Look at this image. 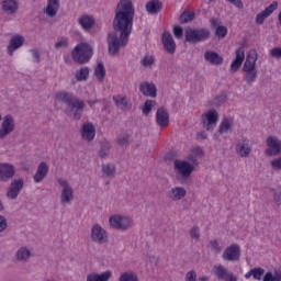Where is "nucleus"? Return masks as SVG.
Masks as SVG:
<instances>
[{"mask_svg": "<svg viewBox=\"0 0 281 281\" xmlns=\"http://www.w3.org/2000/svg\"><path fill=\"white\" fill-rule=\"evenodd\" d=\"M194 11H184L180 15V23H190L191 21H194Z\"/></svg>", "mask_w": 281, "mask_h": 281, "instance_id": "38", "label": "nucleus"}, {"mask_svg": "<svg viewBox=\"0 0 281 281\" xmlns=\"http://www.w3.org/2000/svg\"><path fill=\"white\" fill-rule=\"evenodd\" d=\"M276 281H281V272H276Z\"/></svg>", "mask_w": 281, "mask_h": 281, "instance_id": "64", "label": "nucleus"}, {"mask_svg": "<svg viewBox=\"0 0 281 281\" xmlns=\"http://www.w3.org/2000/svg\"><path fill=\"white\" fill-rule=\"evenodd\" d=\"M228 3H233L236 8H243V1L240 0H226Z\"/></svg>", "mask_w": 281, "mask_h": 281, "instance_id": "61", "label": "nucleus"}, {"mask_svg": "<svg viewBox=\"0 0 281 281\" xmlns=\"http://www.w3.org/2000/svg\"><path fill=\"white\" fill-rule=\"evenodd\" d=\"M112 276H113V272H111V270L102 272L101 274L90 273L87 276V281H109L111 280Z\"/></svg>", "mask_w": 281, "mask_h": 281, "instance_id": "31", "label": "nucleus"}, {"mask_svg": "<svg viewBox=\"0 0 281 281\" xmlns=\"http://www.w3.org/2000/svg\"><path fill=\"white\" fill-rule=\"evenodd\" d=\"M109 223L113 229H120L121 232L128 229L133 225L131 217L124 215H113L110 217Z\"/></svg>", "mask_w": 281, "mask_h": 281, "instance_id": "5", "label": "nucleus"}, {"mask_svg": "<svg viewBox=\"0 0 281 281\" xmlns=\"http://www.w3.org/2000/svg\"><path fill=\"white\" fill-rule=\"evenodd\" d=\"M210 23H211L212 27H216V25H218V22L214 18L210 20Z\"/></svg>", "mask_w": 281, "mask_h": 281, "instance_id": "63", "label": "nucleus"}, {"mask_svg": "<svg viewBox=\"0 0 281 281\" xmlns=\"http://www.w3.org/2000/svg\"><path fill=\"white\" fill-rule=\"evenodd\" d=\"M156 102L153 100H147L143 106V113L148 115L153 111V106H155Z\"/></svg>", "mask_w": 281, "mask_h": 281, "instance_id": "42", "label": "nucleus"}, {"mask_svg": "<svg viewBox=\"0 0 281 281\" xmlns=\"http://www.w3.org/2000/svg\"><path fill=\"white\" fill-rule=\"evenodd\" d=\"M272 168L281 170V157L271 161Z\"/></svg>", "mask_w": 281, "mask_h": 281, "instance_id": "58", "label": "nucleus"}, {"mask_svg": "<svg viewBox=\"0 0 281 281\" xmlns=\"http://www.w3.org/2000/svg\"><path fill=\"white\" fill-rule=\"evenodd\" d=\"M156 122L161 128L168 126V124H170V115L168 114V111L159 108L156 113Z\"/></svg>", "mask_w": 281, "mask_h": 281, "instance_id": "24", "label": "nucleus"}, {"mask_svg": "<svg viewBox=\"0 0 281 281\" xmlns=\"http://www.w3.org/2000/svg\"><path fill=\"white\" fill-rule=\"evenodd\" d=\"M81 136L82 139H86V142H93L95 138V126H93L91 123H83L81 127Z\"/></svg>", "mask_w": 281, "mask_h": 281, "instance_id": "21", "label": "nucleus"}, {"mask_svg": "<svg viewBox=\"0 0 281 281\" xmlns=\"http://www.w3.org/2000/svg\"><path fill=\"white\" fill-rule=\"evenodd\" d=\"M241 65H243V61H238L237 59H234L231 65V71H233V74H236V71L240 69Z\"/></svg>", "mask_w": 281, "mask_h": 281, "instance_id": "49", "label": "nucleus"}, {"mask_svg": "<svg viewBox=\"0 0 281 281\" xmlns=\"http://www.w3.org/2000/svg\"><path fill=\"white\" fill-rule=\"evenodd\" d=\"M232 126H233L232 120L224 119L222 121V123L220 124V133L221 134L227 133V131H229V128H232Z\"/></svg>", "mask_w": 281, "mask_h": 281, "instance_id": "41", "label": "nucleus"}, {"mask_svg": "<svg viewBox=\"0 0 281 281\" xmlns=\"http://www.w3.org/2000/svg\"><path fill=\"white\" fill-rule=\"evenodd\" d=\"M56 100L66 104L67 115H72L74 120H80L85 113V101L76 97V94L67 91H59L56 93Z\"/></svg>", "mask_w": 281, "mask_h": 281, "instance_id": "2", "label": "nucleus"}, {"mask_svg": "<svg viewBox=\"0 0 281 281\" xmlns=\"http://www.w3.org/2000/svg\"><path fill=\"white\" fill-rule=\"evenodd\" d=\"M4 229H8V220H5V216L0 215V234L3 233Z\"/></svg>", "mask_w": 281, "mask_h": 281, "instance_id": "51", "label": "nucleus"}, {"mask_svg": "<svg viewBox=\"0 0 281 281\" xmlns=\"http://www.w3.org/2000/svg\"><path fill=\"white\" fill-rule=\"evenodd\" d=\"M14 117L10 114L5 115L0 127V139H5V137L14 131Z\"/></svg>", "mask_w": 281, "mask_h": 281, "instance_id": "9", "label": "nucleus"}, {"mask_svg": "<svg viewBox=\"0 0 281 281\" xmlns=\"http://www.w3.org/2000/svg\"><path fill=\"white\" fill-rule=\"evenodd\" d=\"M191 153L195 156V157H198V159L199 158H201V157H203V155H204V153H203V148H201V147H193L192 149H191Z\"/></svg>", "mask_w": 281, "mask_h": 281, "instance_id": "53", "label": "nucleus"}, {"mask_svg": "<svg viewBox=\"0 0 281 281\" xmlns=\"http://www.w3.org/2000/svg\"><path fill=\"white\" fill-rule=\"evenodd\" d=\"M2 10L4 14H16L19 12V0H3Z\"/></svg>", "mask_w": 281, "mask_h": 281, "instance_id": "25", "label": "nucleus"}, {"mask_svg": "<svg viewBox=\"0 0 281 281\" xmlns=\"http://www.w3.org/2000/svg\"><path fill=\"white\" fill-rule=\"evenodd\" d=\"M244 80L247 85H254L258 80V70L244 71Z\"/></svg>", "mask_w": 281, "mask_h": 281, "instance_id": "37", "label": "nucleus"}, {"mask_svg": "<svg viewBox=\"0 0 281 281\" xmlns=\"http://www.w3.org/2000/svg\"><path fill=\"white\" fill-rule=\"evenodd\" d=\"M65 47H69V40L67 37H61L58 40V42L55 44V49H63Z\"/></svg>", "mask_w": 281, "mask_h": 281, "instance_id": "44", "label": "nucleus"}, {"mask_svg": "<svg viewBox=\"0 0 281 281\" xmlns=\"http://www.w3.org/2000/svg\"><path fill=\"white\" fill-rule=\"evenodd\" d=\"M119 281H139V278L134 272H124Z\"/></svg>", "mask_w": 281, "mask_h": 281, "instance_id": "40", "label": "nucleus"}, {"mask_svg": "<svg viewBox=\"0 0 281 281\" xmlns=\"http://www.w3.org/2000/svg\"><path fill=\"white\" fill-rule=\"evenodd\" d=\"M34 63H41V54L36 49H31Z\"/></svg>", "mask_w": 281, "mask_h": 281, "instance_id": "59", "label": "nucleus"}, {"mask_svg": "<svg viewBox=\"0 0 281 281\" xmlns=\"http://www.w3.org/2000/svg\"><path fill=\"white\" fill-rule=\"evenodd\" d=\"M266 155L273 157L274 155H280L281 153V140L276 136H270L267 138Z\"/></svg>", "mask_w": 281, "mask_h": 281, "instance_id": "11", "label": "nucleus"}, {"mask_svg": "<svg viewBox=\"0 0 281 281\" xmlns=\"http://www.w3.org/2000/svg\"><path fill=\"white\" fill-rule=\"evenodd\" d=\"M262 276H265V269H262V268H254L252 269V278L255 280H262Z\"/></svg>", "mask_w": 281, "mask_h": 281, "instance_id": "45", "label": "nucleus"}, {"mask_svg": "<svg viewBox=\"0 0 281 281\" xmlns=\"http://www.w3.org/2000/svg\"><path fill=\"white\" fill-rule=\"evenodd\" d=\"M240 258V247H227L223 252V259L227 262H234Z\"/></svg>", "mask_w": 281, "mask_h": 281, "instance_id": "23", "label": "nucleus"}, {"mask_svg": "<svg viewBox=\"0 0 281 281\" xmlns=\"http://www.w3.org/2000/svg\"><path fill=\"white\" fill-rule=\"evenodd\" d=\"M91 238L94 243H100V245H104V243L109 241V234L100 224H95L91 228Z\"/></svg>", "mask_w": 281, "mask_h": 281, "instance_id": "10", "label": "nucleus"}, {"mask_svg": "<svg viewBox=\"0 0 281 281\" xmlns=\"http://www.w3.org/2000/svg\"><path fill=\"white\" fill-rule=\"evenodd\" d=\"M188 192L182 187H175L170 191H168L167 196L171 199V201H181V199L186 198Z\"/></svg>", "mask_w": 281, "mask_h": 281, "instance_id": "26", "label": "nucleus"}, {"mask_svg": "<svg viewBox=\"0 0 281 281\" xmlns=\"http://www.w3.org/2000/svg\"><path fill=\"white\" fill-rule=\"evenodd\" d=\"M218 124V112L216 110H209L202 114V126L205 131H214Z\"/></svg>", "mask_w": 281, "mask_h": 281, "instance_id": "7", "label": "nucleus"}, {"mask_svg": "<svg viewBox=\"0 0 281 281\" xmlns=\"http://www.w3.org/2000/svg\"><path fill=\"white\" fill-rule=\"evenodd\" d=\"M173 169L180 177H183L184 179H188L190 175L194 171V166L190 165V162L186 160H175Z\"/></svg>", "mask_w": 281, "mask_h": 281, "instance_id": "8", "label": "nucleus"}, {"mask_svg": "<svg viewBox=\"0 0 281 281\" xmlns=\"http://www.w3.org/2000/svg\"><path fill=\"white\" fill-rule=\"evenodd\" d=\"M109 153H111V143L103 142L101 144V149L99 150V157L104 159V157H109Z\"/></svg>", "mask_w": 281, "mask_h": 281, "instance_id": "39", "label": "nucleus"}, {"mask_svg": "<svg viewBox=\"0 0 281 281\" xmlns=\"http://www.w3.org/2000/svg\"><path fill=\"white\" fill-rule=\"evenodd\" d=\"M258 60V53L256 50H250L246 56V60L243 66V71H256V63Z\"/></svg>", "mask_w": 281, "mask_h": 281, "instance_id": "18", "label": "nucleus"}, {"mask_svg": "<svg viewBox=\"0 0 281 281\" xmlns=\"http://www.w3.org/2000/svg\"><path fill=\"white\" fill-rule=\"evenodd\" d=\"M161 41L168 54H175L177 52V43H175V38H172L170 32L162 33Z\"/></svg>", "mask_w": 281, "mask_h": 281, "instance_id": "15", "label": "nucleus"}, {"mask_svg": "<svg viewBox=\"0 0 281 281\" xmlns=\"http://www.w3.org/2000/svg\"><path fill=\"white\" fill-rule=\"evenodd\" d=\"M236 153L239 157H249L251 154V147L249 146V139L241 138L237 142Z\"/></svg>", "mask_w": 281, "mask_h": 281, "instance_id": "20", "label": "nucleus"}, {"mask_svg": "<svg viewBox=\"0 0 281 281\" xmlns=\"http://www.w3.org/2000/svg\"><path fill=\"white\" fill-rule=\"evenodd\" d=\"M102 172L108 179H113L116 173L115 166L111 162L102 165Z\"/></svg>", "mask_w": 281, "mask_h": 281, "instance_id": "34", "label": "nucleus"}, {"mask_svg": "<svg viewBox=\"0 0 281 281\" xmlns=\"http://www.w3.org/2000/svg\"><path fill=\"white\" fill-rule=\"evenodd\" d=\"M173 34H175L176 38H182L183 37V27L175 26Z\"/></svg>", "mask_w": 281, "mask_h": 281, "instance_id": "54", "label": "nucleus"}, {"mask_svg": "<svg viewBox=\"0 0 281 281\" xmlns=\"http://www.w3.org/2000/svg\"><path fill=\"white\" fill-rule=\"evenodd\" d=\"M75 78L78 82H85V80L89 79V67H81L76 71Z\"/></svg>", "mask_w": 281, "mask_h": 281, "instance_id": "35", "label": "nucleus"}, {"mask_svg": "<svg viewBox=\"0 0 281 281\" xmlns=\"http://www.w3.org/2000/svg\"><path fill=\"white\" fill-rule=\"evenodd\" d=\"M71 56L75 63L85 65L88 60H91L93 48L87 43H80L72 49Z\"/></svg>", "mask_w": 281, "mask_h": 281, "instance_id": "3", "label": "nucleus"}, {"mask_svg": "<svg viewBox=\"0 0 281 281\" xmlns=\"http://www.w3.org/2000/svg\"><path fill=\"white\" fill-rule=\"evenodd\" d=\"M79 25H81L82 30L89 32L95 24V20L91 15H81L78 20Z\"/></svg>", "mask_w": 281, "mask_h": 281, "instance_id": "29", "label": "nucleus"}, {"mask_svg": "<svg viewBox=\"0 0 281 281\" xmlns=\"http://www.w3.org/2000/svg\"><path fill=\"white\" fill-rule=\"evenodd\" d=\"M49 172V166L47 162H41L37 167L35 175L33 176L34 183H41Z\"/></svg>", "mask_w": 281, "mask_h": 281, "instance_id": "22", "label": "nucleus"}, {"mask_svg": "<svg viewBox=\"0 0 281 281\" xmlns=\"http://www.w3.org/2000/svg\"><path fill=\"white\" fill-rule=\"evenodd\" d=\"M16 170L14 169V166L10 164H1L0 165V181L5 182L9 179H12L14 177Z\"/></svg>", "mask_w": 281, "mask_h": 281, "instance_id": "19", "label": "nucleus"}, {"mask_svg": "<svg viewBox=\"0 0 281 281\" xmlns=\"http://www.w3.org/2000/svg\"><path fill=\"white\" fill-rule=\"evenodd\" d=\"M187 159L188 164H190L191 166H199V158L195 155L191 154L187 157Z\"/></svg>", "mask_w": 281, "mask_h": 281, "instance_id": "50", "label": "nucleus"}, {"mask_svg": "<svg viewBox=\"0 0 281 281\" xmlns=\"http://www.w3.org/2000/svg\"><path fill=\"white\" fill-rule=\"evenodd\" d=\"M210 38V30L207 29H189L186 31L187 43H203Z\"/></svg>", "mask_w": 281, "mask_h": 281, "instance_id": "4", "label": "nucleus"}, {"mask_svg": "<svg viewBox=\"0 0 281 281\" xmlns=\"http://www.w3.org/2000/svg\"><path fill=\"white\" fill-rule=\"evenodd\" d=\"M190 236L191 238H193V240H199V238H201V232L199 227L194 226L193 228H191Z\"/></svg>", "mask_w": 281, "mask_h": 281, "instance_id": "48", "label": "nucleus"}, {"mask_svg": "<svg viewBox=\"0 0 281 281\" xmlns=\"http://www.w3.org/2000/svg\"><path fill=\"white\" fill-rule=\"evenodd\" d=\"M24 43H25V37L21 35L12 36L7 47V52L9 56H14V52H16V49H19L20 47H23Z\"/></svg>", "mask_w": 281, "mask_h": 281, "instance_id": "14", "label": "nucleus"}, {"mask_svg": "<svg viewBox=\"0 0 281 281\" xmlns=\"http://www.w3.org/2000/svg\"><path fill=\"white\" fill-rule=\"evenodd\" d=\"M161 8H164V3L159 0H150L146 3L148 14H157L161 12Z\"/></svg>", "mask_w": 281, "mask_h": 281, "instance_id": "30", "label": "nucleus"}, {"mask_svg": "<svg viewBox=\"0 0 281 281\" xmlns=\"http://www.w3.org/2000/svg\"><path fill=\"white\" fill-rule=\"evenodd\" d=\"M215 34L220 38H225V36H227V29L223 25H220L216 27Z\"/></svg>", "mask_w": 281, "mask_h": 281, "instance_id": "46", "label": "nucleus"}, {"mask_svg": "<svg viewBox=\"0 0 281 281\" xmlns=\"http://www.w3.org/2000/svg\"><path fill=\"white\" fill-rule=\"evenodd\" d=\"M112 100L120 111H131L133 109V103H131V100L126 95L117 94Z\"/></svg>", "mask_w": 281, "mask_h": 281, "instance_id": "13", "label": "nucleus"}, {"mask_svg": "<svg viewBox=\"0 0 281 281\" xmlns=\"http://www.w3.org/2000/svg\"><path fill=\"white\" fill-rule=\"evenodd\" d=\"M58 183L61 187L60 203L61 205H69L74 201V189L69 186V182L63 178L58 179Z\"/></svg>", "mask_w": 281, "mask_h": 281, "instance_id": "6", "label": "nucleus"}, {"mask_svg": "<svg viewBox=\"0 0 281 281\" xmlns=\"http://www.w3.org/2000/svg\"><path fill=\"white\" fill-rule=\"evenodd\" d=\"M235 60H238L239 63H243L245 60V48L244 47H239L236 50V58Z\"/></svg>", "mask_w": 281, "mask_h": 281, "instance_id": "47", "label": "nucleus"}, {"mask_svg": "<svg viewBox=\"0 0 281 281\" xmlns=\"http://www.w3.org/2000/svg\"><path fill=\"white\" fill-rule=\"evenodd\" d=\"M214 273L217 280L238 281V278L234 273H229L223 266H214Z\"/></svg>", "mask_w": 281, "mask_h": 281, "instance_id": "17", "label": "nucleus"}, {"mask_svg": "<svg viewBox=\"0 0 281 281\" xmlns=\"http://www.w3.org/2000/svg\"><path fill=\"white\" fill-rule=\"evenodd\" d=\"M142 65H143V67H153V65H155V57H153L150 55H146L142 59Z\"/></svg>", "mask_w": 281, "mask_h": 281, "instance_id": "43", "label": "nucleus"}, {"mask_svg": "<svg viewBox=\"0 0 281 281\" xmlns=\"http://www.w3.org/2000/svg\"><path fill=\"white\" fill-rule=\"evenodd\" d=\"M204 59L206 63H210V65L218 66L223 63V57H221V55L214 50H206L204 53Z\"/></svg>", "mask_w": 281, "mask_h": 281, "instance_id": "27", "label": "nucleus"}, {"mask_svg": "<svg viewBox=\"0 0 281 281\" xmlns=\"http://www.w3.org/2000/svg\"><path fill=\"white\" fill-rule=\"evenodd\" d=\"M273 201L276 204L281 205V188L274 191Z\"/></svg>", "mask_w": 281, "mask_h": 281, "instance_id": "52", "label": "nucleus"}, {"mask_svg": "<svg viewBox=\"0 0 281 281\" xmlns=\"http://www.w3.org/2000/svg\"><path fill=\"white\" fill-rule=\"evenodd\" d=\"M276 10H278V2L273 1L268 8L257 14L256 23H258V25H262V23H265V19H269Z\"/></svg>", "mask_w": 281, "mask_h": 281, "instance_id": "16", "label": "nucleus"}, {"mask_svg": "<svg viewBox=\"0 0 281 281\" xmlns=\"http://www.w3.org/2000/svg\"><path fill=\"white\" fill-rule=\"evenodd\" d=\"M23 179H15L11 182L9 189L7 190V196L14 201L21 194V190H23Z\"/></svg>", "mask_w": 281, "mask_h": 281, "instance_id": "12", "label": "nucleus"}, {"mask_svg": "<svg viewBox=\"0 0 281 281\" xmlns=\"http://www.w3.org/2000/svg\"><path fill=\"white\" fill-rule=\"evenodd\" d=\"M198 138L199 139H207V134H205V132H200V133H198Z\"/></svg>", "mask_w": 281, "mask_h": 281, "instance_id": "62", "label": "nucleus"}, {"mask_svg": "<svg viewBox=\"0 0 281 281\" xmlns=\"http://www.w3.org/2000/svg\"><path fill=\"white\" fill-rule=\"evenodd\" d=\"M133 19H135L133 1L121 0L113 20L114 32L108 35V49L111 56H117L120 49L128 45V38L133 32Z\"/></svg>", "mask_w": 281, "mask_h": 281, "instance_id": "1", "label": "nucleus"}, {"mask_svg": "<svg viewBox=\"0 0 281 281\" xmlns=\"http://www.w3.org/2000/svg\"><path fill=\"white\" fill-rule=\"evenodd\" d=\"M15 257L18 262H27V260H30L32 257V250L21 247L18 249Z\"/></svg>", "mask_w": 281, "mask_h": 281, "instance_id": "32", "label": "nucleus"}, {"mask_svg": "<svg viewBox=\"0 0 281 281\" xmlns=\"http://www.w3.org/2000/svg\"><path fill=\"white\" fill-rule=\"evenodd\" d=\"M186 281H196V272L191 270L186 276Z\"/></svg>", "mask_w": 281, "mask_h": 281, "instance_id": "56", "label": "nucleus"}, {"mask_svg": "<svg viewBox=\"0 0 281 281\" xmlns=\"http://www.w3.org/2000/svg\"><path fill=\"white\" fill-rule=\"evenodd\" d=\"M59 8H60L59 0H48L47 7H46V14L48 16H56V14H58Z\"/></svg>", "mask_w": 281, "mask_h": 281, "instance_id": "33", "label": "nucleus"}, {"mask_svg": "<svg viewBox=\"0 0 281 281\" xmlns=\"http://www.w3.org/2000/svg\"><path fill=\"white\" fill-rule=\"evenodd\" d=\"M270 54L272 58H281V47L272 48Z\"/></svg>", "mask_w": 281, "mask_h": 281, "instance_id": "55", "label": "nucleus"}, {"mask_svg": "<svg viewBox=\"0 0 281 281\" xmlns=\"http://www.w3.org/2000/svg\"><path fill=\"white\" fill-rule=\"evenodd\" d=\"M119 144L120 146H128L130 142H128V135H124L119 137Z\"/></svg>", "mask_w": 281, "mask_h": 281, "instance_id": "57", "label": "nucleus"}, {"mask_svg": "<svg viewBox=\"0 0 281 281\" xmlns=\"http://www.w3.org/2000/svg\"><path fill=\"white\" fill-rule=\"evenodd\" d=\"M263 281H276V274L273 276V272H267L263 276Z\"/></svg>", "mask_w": 281, "mask_h": 281, "instance_id": "60", "label": "nucleus"}, {"mask_svg": "<svg viewBox=\"0 0 281 281\" xmlns=\"http://www.w3.org/2000/svg\"><path fill=\"white\" fill-rule=\"evenodd\" d=\"M139 91L149 98H157V87H155V83H142Z\"/></svg>", "mask_w": 281, "mask_h": 281, "instance_id": "28", "label": "nucleus"}, {"mask_svg": "<svg viewBox=\"0 0 281 281\" xmlns=\"http://www.w3.org/2000/svg\"><path fill=\"white\" fill-rule=\"evenodd\" d=\"M94 76L97 77L99 82H102L106 76V70L104 69V64L102 61L98 63L94 69Z\"/></svg>", "mask_w": 281, "mask_h": 281, "instance_id": "36", "label": "nucleus"}]
</instances>
